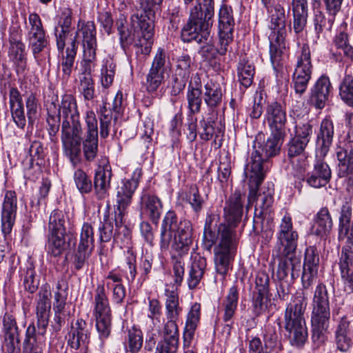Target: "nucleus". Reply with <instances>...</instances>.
Returning <instances> with one entry per match:
<instances>
[{"label": "nucleus", "mask_w": 353, "mask_h": 353, "mask_svg": "<svg viewBox=\"0 0 353 353\" xmlns=\"http://www.w3.org/2000/svg\"><path fill=\"white\" fill-rule=\"evenodd\" d=\"M272 306L269 294L253 292L252 307L255 315L259 316L266 312L269 314L272 310Z\"/></svg>", "instance_id": "obj_42"}, {"label": "nucleus", "mask_w": 353, "mask_h": 353, "mask_svg": "<svg viewBox=\"0 0 353 353\" xmlns=\"http://www.w3.org/2000/svg\"><path fill=\"white\" fill-rule=\"evenodd\" d=\"M264 117L270 132L279 135L287 134V112L285 105L278 101L268 102Z\"/></svg>", "instance_id": "obj_17"}, {"label": "nucleus", "mask_w": 353, "mask_h": 353, "mask_svg": "<svg viewBox=\"0 0 353 353\" xmlns=\"http://www.w3.org/2000/svg\"><path fill=\"white\" fill-rule=\"evenodd\" d=\"M81 32L83 58L79 74L78 89L85 100L91 101L95 97L94 83L92 72L95 66L97 48L96 28L94 22L79 20L77 33Z\"/></svg>", "instance_id": "obj_5"}, {"label": "nucleus", "mask_w": 353, "mask_h": 353, "mask_svg": "<svg viewBox=\"0 0 353 353\" xmlns=\"http://www.w3.org/2000/svg\"><path fill=\"white\" fill-rule=\"evenodd\" d=\"M165 295L168 321L165 325L164 341L157 345L155 353H176V285H166Z\"/></svg>", "instance_id": "obj_12"}, {"label": "nucleus", "mask_w": 353, "mask_h": 353, "mask_svg": "<svg viewBox=\"0 0 353 353\" xmlns=\"http://www.w3.org/2000/svg\"><path fill=\"white\" fill-rule=\"evenodd\" d=\"M312 65L311 52L307 44H303L301 53L299 56L293 76L312 77Z\"/></svg>", "instance_id": "obj_33"}, {"label": "nucleus", "mask_w": 353, "mask_h": 353, "mask_svg": "<svg viewBox=\"0 0 353 353\" xmlns=\"http://www.w3.org/2000/svg\"><path fill=\"white\" fill-rule=\"evenodd\" d=\"M192 225L189 221H181L178 225V250L180 254L188 253L192 243Z\"/></svg>", "instance_id": "obj_39"}, {"label": "nucleus", "mask_w": 353, "mask_h": 353, "mask_svg": "<svg viewBox=\"0 0 353 353\" xmlns=\"http://www.w3.org/2000/svg\"><path fill=\"white\" fill-rule=\"evenodd\" d=\"M319 256L316 248L310 246L306 248L303 268L307 270H319Z\"/></svg>", "instance_id": "obj_56"}, {"label": "nucleus", "mask_w": 353, "mask_h": 353, "mask_svg": "<svg viewBox=\"0 0 353 353\" xmlns=\"http://www.w3.org/2000/svg\"><path fill=\"white\" fill-rule=\"evenodd\" d=\"M8 56L15 66L17 73L23 74L27 68V58L26 46L21 40L10 37Z\"/></svg>", "instance_id": "obj_25"}, {"label": "nucleus", "mask_w": 353, "mask_h": 353, "mask_svg": "<svg viewBox=\"0 0 353 353\" xmlns=\"http://www.w3.org/2000/svg\"><path fill=\"white\" fill-rule=\"evenodd\" d=\"M334 128L332 121L329 118L323 119L316 135V145L321 156L325 157L332 144Z\"/></svg>", "instance_id": "obj_27"}, {"label": "nucleus", "mask_w": 353, "mask_h": 353, "mask_svg": "<svg viewBox=\"0 0 353 353\" xmlns=\"http://www.w3.org/2000/svg\"><path fill=\"white\" fill-rule=\"evenodd\" d=\"M349 325V322L346 319H342L336 330V347L342 352H347L352 344Z\"/></svg>", "instance_id": "obj_34"}, {"label": "nucleus", "mask_w": 353, "mask_h": 353, "mask_svg": "<svg viewBox=\"0 0 353 353\" xmlns=\"http://www.w3.org/2000/svg\"><path fill=\"white\" fill-rule=\"evenodd\" d=\"M170 63L164 49L159 48L154 57L151 68L146 76L145 86L148 92H154L161 84L164 74L169 75Z\"/></svg>", "instance_id": "obj_16"}, {"label": "nucleus", "mask_w": 353, "mask_h": 353, "mask_svg": "<svg viewBox=\"0 0 353 353\" xmlns=\"http://www.w3.org/2000/svg\"><path fill=\"white\" fill-rule=\"evenodd\" d=\"M28 152L30 157V168L32 167L34 161H36L37 165L42 163L45 157V152L43 145L40 141H33L30 146Z\"/></svg>", "instance_id": "obj_60"}, {"label": "nucleus", "mask_w": 353, "mask_h": 353, "mask_svg": "<svg viewBox=\"0 0 353 353\" xmlns=\"http://www.w3.org/2000/svg\"><path fill=\"white\" fill-rule=\"evenodd\" d=\"M93 314L100 338L106 339L111 331L112 312L104 284L97 285L95 290Z\"/></svg>", "instance_id": "obj_13"}, {"label": "nucleus", "mask_w": 353, "mask_h": 353, "mask_svg": "<svg viewBox=\"0 0 353 353\" xmlns=\"http://www.w3.org/2000/svg\"><path fill=\"white\" fill-rule=\"evenodd\" d=\"M90 334L87 323L82 319H79L71 323L67 335L68 345L74 350L86 347L89 343Z\"/></svg>", "instance_id": "obj_20"}, {"label": "nucleus", "mask_w": 353, "mask_h": 353, "mask_svg": "<svg viewBox=\"0 0 353 353\" xmlns=\"http://www.w3.org/2000/svg\"><path fill=\"white\" fill-rule=\"evenodd\" d=\"M116 65L114 63L107 61L101 68V85L103 88H109L114 80Z\"/></svg>", "instance_id": "obj_63"}, {"label": "nucleus", "mask_w": 353, "mask_h": 353, "mask_svg": "<svg viewBox=\"0 0 353 353\" xmlns=\"http://www.w3.org/2000/svg\"><path fill=\"white\" fill-rule=\"evenodd\" d=\"M65 234H48V253L54 257L61 256L65 248Z\"/></svg>", "instance_id": "obj_46"}, {"label": "nucleus", "mask_w": 353, "mask_h": 353, "mask_svg": "<svg viewBox=\"0 0 353 353\" xmlns=\"http://www.w3.org/2000/svg\"><path fill=\"white\" fill-rule=\"evenodd\" d=\"M222 97V90L219 84L209 81L204 85L203 100L210 109L220 105Z\"/></svg>", "instance_id": "obj_35"}, {"label": "nucleus", "mask_w": 353, "mask_h": 353, "mask_svg": "<svg viewBox=\"0 0 353 353\" xmlns=\"http://www.w3.org/2000/svg\"><path fill=\"white\" fill-rule=\"evenodd\" d=\"M58 114L62 116L63 120L79 117V112L75 98L71 94H64L59 105Z\"/></svg>", "instance_id": "obj_37"}, {"label": "nucleus", "mask_w": 353, "mask_h": 353, "mask_svg": "<svg viewBox=\"0 0 353 353\" xmlns=\"http://www.w3.org/2000/svg\"><path fill=\"white\" fill-rule=\"evenodd\" d=\"M234 25L232 9L225 6H221L219 13V31L233 32Z\"/></svg>", "instance_id": "obj_48"}, {"label": "nucleus", "mask_w": 353, "mask_h": 353, "mask_svg": "<svg viewBox=\"0 0 353 353\" xmlns=\"http://www.w3.org/2000/svg\"><path fill=\"white\" fill-rule=\"evenodd\" d=\"M339 267L342 279L349 285L353 277V250L350 245L342 248Z\"/></svg>", "instance_id": "obj_32"}, {"label": "nucleus", "mask_w": 353, "mask_h": 353, "mask_svg": "<svg viewBox=\"0 0 353 353\" xmlns=\"http://www.w3.org/2000/svg\"><path fill=\"white\" fill-rule=\"evenodd\" d=\"M75 185L81 194H88L92 190V183L87 174L81 169H77L74 173Z\"/></svg>", "instance_id": "obj_50"}, {"label": "nucleus", "mask_w": 353, "mask_h": 353, "mask_svg": "<svg viewBox=\"0 0 353 353\" xmlns=\"http://www.w3.org/2000/svg\"><path fill=\"white\" fill-rule=\"evenodd\" d=\"M334 16L330 13L329 17H326L321 11H316L314 19L316 33L319 34L324 32L330 31L334 21Z\"/></svg>", "instance_id": "obj_47"}, {"label": "nucleus", "mask_w": 353, "mask_h": 353, "mask_svg": "<svg viewBox=\"0 0 353 353\" xmlns=\"http://www.w3.org/2000/svg\"><path fill=\"white\" fill-rule=\"evenodd\" d=\"M68 296V285L65 281L61 279L56 285V290L54 292L53 310L54 312V329L60 330L65 320L70 315L66 303Z\"/></svg>", "instance_id": "obj_18"}, {"label": "nucleus", "mask_w": 353, "mask_h": 353, "mask_svg": "<svg viewBox=\"0 0 353 353\" xmlns=\"http://www.w3.org/2000/svg\"><path fill=\"white\" fill-rule=\"evenodd\" d=\"M201 90L199 88H194L188 87L187 93V99L188 101V106L192 113L199 112L201 105Z\"/></svg>", "instance_id": "obj_57"}, {"label": "nucleus", "mask_w": 353, "mask_h": 353, "mask_svg": "<svg viewBox=\"0 0 353 353\" xmlns=\"http://www.w3.org/2000/svg\"><path fill=\"white\" fill-rule=\"evenodd\" d=\"M5 343L8 353L19 350L20 338L19 330L5 332Z\"/></svg>", "instance_id": "obj_64"}, {"label": "nucleus", "mask_w": 353, "mask_h": 353, "mask_svg": "<svg viewBox=\"0 0 353 353\" xmlns=\"http://www.w3.org/2000/svg\"><path fill=\"white\" fill-rule=\"evenodd\" d=\"M162 1L163 0H140L139 8L130 17L131 28L134 29L133 34L125 26V17L123 14L120 15L116 24L123 47L131 44L135 33L141 31V37L135 41L134 46L141 54H148L150 52L153 44L155 10Z\"/></svg>", "instance_id": "obj_3"}, {"label": "nucleus", "mask_w": 353, "mask_h": 353, "mask_svg": "<svg viewBox=\"0 0 353 353\" xmlns=\"http://www.w3.org/2000/svg\"><path fill=\"white\" fill-rule=\"evenodd\" d=\"M100 120V136L105 139L110 134V130L112 125V114L110 111L107 110L104 105L101 110Z\"/></svg>", "instance_id": "obj_59"}, {"label": "nucleus", "mask_w": 353, "mask_h": 353, "mask_svg": "<svg viewBox=\"0 0 353 353\" xmlns=\"http://www.w3.org/2000/svg\"><path fill=\"white\" fill-rule=\"evenodd\" d=\"M100 241L107 243L112 238L114 239V226L113 223L110 220L109 212L105 213L103 221L101 222L99 227Z\"/></svg>", "instance_id": "obj_52"}, {"label": "nucleus", "mask_w": 353, "mask_h": 353, "mask_svg": "<svg viewBox=\"0 0 353 353\" xmlns=\"http://www.w3.org/2000/svg\"><path fill=\"white\" fill-rule=\"evenodd\" d=\"M339 96L347 105L353 107V76L345 74L339 85Z\"/></svg>", "instance_id": "obj_45"}, {"label": "nucleus", "mask_w": 353, "mask_h": 353, "mask_svg": "<svg viewBox=\"0 0 353 353\" xmlns=\"http://www.w3.org/2000/svg\"><path fill=\"white\" fill-rule=\"evenodd\" d=\"M336 47L341 50L345 57L350 59H353V48L348 43L347 34L344 32H340L334 39Z\"/></svg>", "instance_id": "obj_62"}, {"label": "nucleus", "mask_w": 353, "mask_h": 353, "mask_svg": "<svg viewBox=\"0 0 353 353\" xmlns=\"http://www.w3.org/2000/svg\"><path fill=\"white\" fill-rule=\"evenodd\" d=\"M143 345V335L140 330L132 327L128 330V345L131 353H137Z\"/></svg>", "instance_id": "obj_55"}, {"label": "nucleus", "mask_w": 353, "mask_h": 353, "mask_svg": "<svg viewBox=\"0 0 353 353\" xmlns=\"http://www.w3.org/2000/svg\"><path fill=\"white\" fill-rule=\"evenodd\" d=\"M85 132L83 134L80 117L63 120L61 140L63 154L74 166L81 161V143L85 159L92 161L98 153V122L93 110L85 112Z\"/></svg>", "instance_id": "obj_2"}, {"label": "nucleus", "mask_w": 353, "mask_h": 353, "mask_svg": "<svg viewBox=\"0 0 353 353\" xmlns=\"http://www.w3.org/2000/svg\"><path fill=\"white\" fill-rule=\"evenodd\" d=\"M200 304L195 303L188 314L183 332V345L185 347H189L190 345L194 331L200 319Z\"/></svg>", "instance_id": "obj_31"}, {"label": "nucleus", "mask_w": 353, "mask_h": 353, "mask_svg": "<svg viewBox=\"0 0 353 353\" xmlns=\"http://www.w3.org/2000/svg\"><path fill=\"white\" fill-rule=\"evenodd\" d=\"M65 214L59 210H53L49 218V234H65Z\"/></svg>", "instance_id": "obj_41"}, {"label": "nucleus", "mask_w": 353, "mask_h": 353, "mask_svg": "<svg viewBox=\"0 0 353 353\" xmlns=\"http://www.w3.org/2000/svg\"><path fill=\"white\" fill-rule=\"evenodd\" d=\"M125 215H114L115 230L114 233V241L120 244V246L128 245L131 239V232L129 228L123 224Z\"/></svg>", "instance_id": "obj_40"}, {"label": "nucleus", "mask_w": 353, "mask_h": 353, "mask_svg": "<svg viewBox=\"0 0 353 353\" xmlns=\"http://www.w3.org/2000/svg\"><path fill=\"white\" fill-rule=\"evenodd\" d=\"M245 196L236 190L228 199L224 207V216L228 225L221 224L218 228L217 236L206 227L204 230V239L214 243L216 239L219 243L214 249V264L217 273L225 276L230 268L233 258V252L237 246V236L233 226L239 223L242 217Z\"/></svg>", "instance_id": "obj_1"}, {"label": "nucleus", "mask_w": 353, "mask_h": 353, "mask_svg": "<svg viewBox=\"0 0 353 353\" xmlns=\"http://www.w3.org/2000/svg\"><path fill=\"white\" fill-rule=\"evenodd\" d=\"M29 26L27 39L28 46L30 48L34 59L39 65L41 64V53L48 44V37L43 29L39 15L37 13H31L28 16Z\"/></svg>", "instance_id": "obj_14"}, {"label": "nucleus", "mask_w": 353, "mask_h": 353, "mask_svg": "<svg viewBox=\"0 0 353 353\" xmlns=\"http://www.w3.org/2000/svg\"><path fill=\"white\" fill-rule=\"evenodd\" d=\"M161 247L175 250L176 245V216L174 211H168L162 223Z\"/></svg>", "instance_id": "obj_23"}, {"label": "nucleus", "mask_w": 353, "mask_h": 353, "mask_svg": "<svg viewBox=\"0 0 353 353\" xmlns=\"http://www.w3.org/2000/svg\"><path fill=\"white\" fill-rule=\"evenodd\" d=\"M270 132V136L263 144L258 141L261 135L256 137V141L254 145V150L252 152L245 165L244 173L247 179H250L251 192H252L260 182L263 181L265 172L268 169V159L279 153L287 135L286 134L279 135L274 134V132Z\"/></svg>", "instance_id": "obj_7"}, {"label": "nucleus", "mask_w": 353, "mask_h": 353, "mask_svg": "<svg viewBox=\"0 0 353 353\" xmlns=\"http://www.w3.org/2000/svg\"><path fill=\"white\" fill-rule=\"evenodd\" d=\"M50 309L51 305L37 303L38 332L34 323L27 327L23 343V353H43L46 346L45 334L48 325Z\"/></svg>", "instance_id": "obj_11"}, {"label": "nucleus", "mask_w": 353, "mask_h": 353, "mask_svg": "<svg viewBox=\"0 0 353 353\" xmlns=\"http://www.w3.org/2000/svg\"><path fill=\"white\" fill-rule=\"evenodd\" d=\"M142 176L141 168H137L130 179L122 180L116 188L114 215H125L130 205L132 196Z\"/></svg>", "instance_id": "obj_15"}, {"label": "nucleus", "mask_w": 353, "mask_h": 353, "mask_svg": "<svg viewBox=\"0 0 353 353\" xmlns=\"http://www.w3.org/2000/svg\"><path fill=\"white\" fill-rule=\"evenodd\" d=\"M112 176L111 166L108 163L99 166L94 179L95 194L99 200L105 199L108 196Z\"/></svg>", "instance_id": "obj_22"}, {"label": "nucleus", "mask_w": 353, "mask_h": 353, "mask_svg": "<svg viewBox=\"0 0 353 353\" xmlns=\"http://www.w3.org/2000/svg\"><path fill=\"white\" fill-rule=\"evenodd\" d=\"M206 267V261L204 258L199 256L195 259L192 263L188 279V286L193 289L197 286L202 278Z\"/></svg>", "instance_id": "obj_43"}, {"label": "nucleus", "mask_w": 353, "mask_h": 353, "mask_svg": "<svg viewBox=\"0 0 353 353\" xmlns=\"http://www.w3.org/2000/svg\"><path fill=\"white\" fill-rule=\"evenodd\" d=\"M312 134V125L308 122L300 123L295 126L294 136L293 137L307 145Z\"/></svg>", "instance_id": "obj_58"}, {"label": "nucleus", "mask_w": 353, "mask_h": 353, "mask_svg": "<svg viewBox=\"0 0 353 353\" xmlns=\"http://www.w3.org/2000/svg\"><path fill=\"white\" fill-rule=\"evenodd\" d=\"M94 229L90 223H84L81 227L79 242L77 247L94 250Z\"/></svg>", "instance_id": "obj_49"}, {"label": "nucleus", "mask_w": 353, "mask_h": 353, "mask_svg": "<svg viewBox=\"0 0 353 353\" xmlns=\"http://www.w3.org/2000/svg\"><path fill=\"white\" fill-rule=\"evenodd\" d=\"M9 108L12 119L17 126L23 129L26 125V118L21 92L15 87H11L8 92Z\"/></svg>", "instance_id": "obj_21"}, {"label": "nucleus", "mask_w": 353, "mask_h": 353, "mask_svg": "<svg viewBox=\"0 0 353 353\" xmlns=\"http://www.w3.org/2000/svg\"><path fill=\"white\" fill-rule=\"evenodd\" d=\"M332 172L330 166L321 160L316 161L313 170L307 174L306 181L314 188L325 186L330 181Z\"/></svg>", "instance_id": "obj_26"}, {"label": "nucleus", "mask_w": 353, "mask_h": 353, "mask_svg": "<svg viewBox=\"0 0 353 353\" xmlns=\"http://www.w3.org/2000/svg\"><path fill=\"white\" fill-rule=\"evenodd\" d=\"M352 208L348 203L343 205L339 216V238L347 237V244L353 246V222L350 225Z\"/></svg>", "instance_id": "obj_29"}, {"label": "nucleus", "mask_w": 353, "mask_h": 353, "mask_svg": "<svg viewBox=\"0 0 353 353\" xmlns=\"http://www.w3.org/2000/svg\"><path fill=\"white\" fill-rule=\"evenodd\" d=\"M213 17V0H197L196 5L190 10V21L181 33L184 42L194 40L202 44L199 53L206 61H212L219 54L210 35Z\"/></svg>", "instance_id": "obj_4"}, {"label": "nucleus", "mask_w": 353, "mask_h": 353, "mask_svg": "<svg viewBox=\"0 0 353 353\" xmlns=\"http://www.w3.org/2000/svg\"><path fill=\"white\" fill-rule=\"evenodd\" d=\"M254 66L246 58L241 57L237 65V76L240 83L245 88L250 87L253 81Z\"/></svg>", "instance_id": "obj_36"}, {"label": "nucleus", "mask_w": 353, "mask_h": 353, "mask_svg": "<svg viewBox=\"0 0 353 353\" xmlns=\"http://www.w3.org/2000/svg\"><path fill=\"white\" fill-rule=\"evenodd\" d=\"M239 300V292L236 287L232 286L223 302V320L229 322L232 320L236 310Z\"/></svg>", "instance_id": "obj_38"}, {"label": "nucleus", "mask_w": 353, "mask_h": 353, "mask_svg": "<svg viewBox=\"0 0 353 353\" xmlns=\"http://www.w3.org/2000/svg\"><path fill=\"white\" fill-rule=\"evenodd\" d=\"M48 123V132L50 138V141L57 142V134L59 130L61 117L59 114H56L55 112H52L51 106L48 109V117L46 119Z\"/></svg>", "instance_id": "obj_53"}, {"label": "nucleus", "mask_w": 353, "mask_h": 353, "mask_svg": "<svg viewBox=\"0 0 353 353\" xmlns=\"http://www.w3.org/2000/svg\"><path fill=\"white\" fill-rule=\"evenodd\" d=\"M183 199L186 200L195 211H199L202 208L203 200L199 193L196 185H191L188 190L181 194Z\"/></svg>", "instance_id": "obj_51"}, {"label": "nucleus", "mask_w": 353, "mask_h": 353, "mask_svg": "<svg viewBox=\"0 0 353 353\" xmlns=\"http://www.w3.org/2000/svg\"><path fill=\"white\" fill-rule=\"evenodd\" d=\"M161 200L155 195L144 194L141 196V209L153 223L157 225L162 211Z\"/></svg>", "instance_id": "obj_28"}, {"label": "nucleus", "mask_w": 353, "mask_h": 353, "mask_svg": "<svg viewBox=\"0 0 353 353\" xmlns=\"http://www.w3.org/2000/svg\"><path fill=\"white\" fill-rule=\"evenodd\" d=\"M39 103L36 96L30 93L26 98V114L29 125H33L39 117Z\"/></svg>", "instance_id": "obj_54"}, {"label": "nucleus", "mask_w": 353, "mask_h": 353, "mask_svg": "<svg viewBox=\"0 0 353 353\" xmlns=\"http://www.w3.org/2000/svg\"><path fill=\"white\" fill-rule=\"evenodd\" d=\"M270 14V28L269 36L270 55L272 65H279L285 50V15L283 7L279 3L265 7Z\"/></svg>", "instance_id": "obj_10"}, {"label": "nucleus", "mask_w": 353, "mask_h": 353, "mask_svg": "<svg viewBox=\"0 0 353 353\" xmlns=\"http://www.w3.org/2000/svg\"><path fill=\"white\" fill-rule=\"evenodd\" d=\"M79 34H81V32H79L77 33V31L76 32L75 36L72 39L69 46L66 48L65 55L62 53V59L59 67L62 72V78L65 80L70 78L72 72L77 50V39Z\"/></svg>", "instance_id": "obj_30"}, {"label": "nucleus", "mask_w": 353, "mask_h": 353, "mask_svg": "<svg viewBox=\"0 0 353 353\" xmlns=\"http://www.w3.org/2000/svg\"><path fill=\"white\" fill-rule=\"evenodd\" d=\"M277 245L282 247L283 259L279 263L277 277L284 280L290 273L292 280L297 278L301 267L300 257L296 255L299 234L293 228L291 216L285 214L281 219L276 233Z\"/></svg>", "instance_id": "obj_6"}, {"label": "nucleus", "mask_w": 353, "mask_h": 353, "mask_svg": "<svg viewBox=\"0 0 353 353\" xmlns=\"http://www.w3.org/2000/svg\"><path fill=\"white\" fill-rule=\"evenodd\" d=\"M331 90V83L327 77H320L311 89L310 103L316 108L325 107Z\"/></svg>", "instance_id": "obj_24"}, {"label": "nucleus", "mask_w": 353, "mask_h": 353, "mask_svg": "<svg viewBox=\"0 0 353 353\" xmlns=\"http://www.w3.org/2000/svg\"><path fill=\"white\" fill-rule=\"evenodd\" d=\"M93 250L77 247L73 256V265L77 270L82 269L88 263Z\"/></svg>", "instance_id": "obj_61"}, {"label": "nucleus", "mask_w": 353, "mask_h": 353, "mask_svg": "<svg viewBox=\"0 0 353 353\" xmlns=\"http://www.w3.org/2000/svg\"><path fill=\"white\" fill-rule=\"evenodd\" d=\"M307 304V297L303 294L295 298L290 303L285 312V328L289 332V338L292 345L301 347L307 339V331L303 314Z\"/></svg>", "instance_id": "obj_9"}, {"label": "nucleus", "mask_w": 353, "mask_h": 353, "mask_svg": "<svg viewBox=\"0 0 353 353\" xmlns=\"http://www.w3.org/2000/svg\"><path fill=\"white\" fill-rule=\"evenodd\" d=\"M248 179L249 185V195L248 197L249 205L256 202L255 212L254 217V229L256 230L257 225L261 223V217L265 210H268L273 203V192L271 190H268L267 192L257 194L258 189L262 182L254 189V192H251L250 181Z\"/></svg>", "instance_id": "obj_19"}, {"label": "nucleus", "mask_w": 353, "mask_h": 353, "mask_svg": "<svg viewBox=\"0 0 353 353\" xmlns=\"http://www.w3.org/2000/svg\"><path fill=\"white\" fill-rule=\"evenodd\" d=\"M330 318L329 297L326 287L319 283L314 291L312 301L311 323L312 327V339L316 346L323 344L325 339V332Z\"/></svg>", "instance_id": "obj_8"}, {"label": "nucleus", "mask_w": 353, "mask_h": 353, "mask_svg": "<svg viewBox=\"0 0 353 353\" xmlns=\"http://www.w3.org/2000/svg\"><path fill=\"white\" fill-rule=\"evenodd\" d=\"M314 227L316 234L319 236L326 235L331 230L332 221L327 208H322L318 212Z\"/></svg>", "instance_id": "obj_44"}]
</instances>
